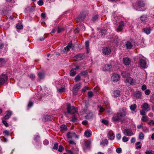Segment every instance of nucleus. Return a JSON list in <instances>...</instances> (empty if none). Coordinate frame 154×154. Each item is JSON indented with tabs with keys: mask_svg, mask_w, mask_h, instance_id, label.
I'll list each match as a JSON object with an SVG mask.
<instances>
[{
	"mask_svg": "<svg viewBox=\"0 0 154 154\" xmlns=\"http://www.w3.org/2000/svg\"><path fill=\"white\" fill-rule=\"evenodd\" d=\"M57 90L59 93H62L64 92L66 89L64 87L62 86L60 88H57Z\"/></svg>",
	"mask_w": 154,
	"mask_h": 154,
	"instance_id": "obj_22",
	"label": "nucleus"
},
{
	"mask_svg": "<svg viewBox=\"0 0 154 154\" xmlns=\"http://www.w3.org/2000/svg\"><path fill=\"white\" fill-rule=\"evenodd\" d=\"M137 5L139 8H141L142 7H144L145 4L143 1L141 0L138 1Z\"/></svg>",
	"mask_w": 154,
	"mask_h": 154,
	"instance_id": "obj_15",
	"label": "nucleus"
},
{
	"mask_svg": "<svg viewBox=\"0 0 154 154\" xmlns=\"http://www.w3.org/2000/svg\"><path fill=\"white\" fill-rule=\"evenodd\" d=\"M112 77H120V76L117 73H114L113 74Z\"/></svg>",
	"mask_w": 154,
	"mask_h": 154,
	"instance_id": "obj_62",
	"label": "nucleus"
},
{
	"mask_svg": "<svg viewBox=\"0 0 154 154\" xmlns=\"http://www.w3.org/2000/svg\"><path fill=\"white\" fill-rule=\"evenodd\" d=\"M120 92L119 90H115L112 95L114 98H116L119 97L120 95Z\"/></svg>",
	"mask_w": 154,
	"mask_h": 154,
	"instance_id": "obj_14",
	"label": "nucleus"
},
{
	"mask_svg": "<svg viewBox=\"0 0 154 154\" xmlns=\"http://www.w3.org/2000/svg\"><path fill=\"white\" fill-rule=\"evenodd\" d=\"M93 113L90 112L85 116L86 118L87 119H91L93 118Z\"/></svg>",
	"mask_w": 154,
	"mask_h": 154,
	"instance_id": "obj_30",
	"label": "nucleus"
},
{
	"mask_svg": "<svg viewBox=\"0 0 154 154\" xmlns=\"http://www.w3.org/2000/svg\"><path fill=\"white\" fill-rule=\"evenodd\" d=\"M123 134L126 136H130L133 135V133L132 131L129 129H124L123 131Z\"/></svg>",
	"mask_w": 154,
	"mask_h": 154,
	"instance_id": "obj_6",
	"label": "nucleus"
},
{
	"mask_svg": "<svg viewBox=\"0 0 154 154\" xmlns=\"http://www.w3.org/2000/svg\"><path fill=\"white\" fill-rule=\"evenodd\" d=\"M16 27L18 29H21L23 28V26L21 23H18L16 25Z\"/></svg>",
	"mask_w": 154,
	"mask_h": 154,
	"instance_id": "obj_36",
	"label": "nucleus"
},
{
	"mask_svg": "<svg viewBox=\"0 0 154 154\" xmlns=\"http://www.w3.org/2000/svg\"><path fill=\"white\" fill-rule=\"evenodd\" d=\"M134 95L136 98H140L141 96V94L140 92L137 91L134 92Z\"/></svg>",
	"mask_w": 154,
	"mask_h": 154,
	"instance_id": "obj_20",
	"label": "nucleus"
},
{
	"mask_svg": "<svg viewBox=\"0 0 154 154\" xmlns=\"http://www.w3.org/2000/svg\"><path fill=\"white\" fill-rule=\"evenodd\" d=\"M12 115V112L10 111L7 112V114L5 116L4 118L5 119H8Z\"/></svg>",
	"mask_w": 154,
	"mask_h": 154,
	"instance_id": "obj_21",
	"label": "nucleus"
},
{
	"mask_svg": "<svg viewBox=\"0 0 154 154\" xmlns=\"http://www.w3.org/2000/svg\"><path fill=\"white\" fill-rule=\"evenodd\" d=\"M116 151L117 153H119L121 152L122 149L120 148H118L116 149Z\"/></svg>",
	"mask_w": 154,
	"mask_h": 154,
	"instance_id": "obj_59",
	"label": "nucleus"
},
{
	"mask_svg": "<svg viewBox=\"0 0 154 154\" xmlns=\"http://www.w3.org/2000/svg\"><path fill=\"white\" fill-rule=\"evenodd\" d=\"M67 108L68 113L70 114H75L78 111L77 108L74 106H71L69 104H67Z\"/></svg>",
	"mask_w": 154,
	"mask_h": 154,
	"instance_id": "obj_2",
	"label": "nucleus"
},
{
	"mask_svg": "<svg viewBox=\"0 0 154 154\" xmlns=\"http://www.w3.org/2000/svg\"><path fill=\"white\" fill-rule=\"evenodd\" d=\"M63 148L62 146L60 145L59 147V148L58 149V151L60 152H62L63 150Z\"/></svg>",
	"mask_w": 154,
	"mask_h": 154,
	"instance_id": "obj_55",
	"label": "nucleus"
},
{
	"mask_svg": "<svg viewBox=\"0 0 154 154\" xmlns=\"http://www.w3.org/2000/svg\"><path fill=\"white\" fill-rule=\"evenodd\" d=\"M100 35H106L107 33V30L106 29H102L100 31Z\"/></svg>",
	"mask_w": 154,
	"mask_h": 154,
	"instance_id": "obj_32",
	"label": "nucleus"
},
{
	"mask_svg": "<svg viewBox=\"0 0 154 154\" xmlns=\"http://www.w3.org/2000/svg\"><path fill=\"white\" fill-rule=\"evenodd\" d=\"M78 90L76 89H74V88H73V94L74 95H75L76 93H77L78 91Z\"/></svg>",
	"mask_w": 154,
	"mask_h": 154,
	"instance_id": "obj_49",
	"label": "nucleus"
},
{
	"mask_svg": "<svg viewBox=\"0 0 154 154\" xmlns=\"http://www.w3.org/2000/svg\"><path fill=\"white\" fill-rule=\"evenodd\" d=\"M148 16L146 14H144L141 16L140 17V20L143 22H145L147 20Z\"/></svg>",
	"mask_w": 154,
	"mask_h": 154,
	"instance_id": "obj_18",
	"label": "nucleus"
},
{
	"mask_svg": "<svg viewBox=\"0 0 154 154\" xmlns=\"http://www.w3.org/2000/svg\"><path fill=\"white\" fill-rule=\"evenodd\" d=\"M66 151L68 154H75L71 150H68Z\"/></svg>",
	"mask_w": 154,
	"mask_h": 154,
	"instance_id": "obj_64",
	"label": "nucleus"
},
{
	"mask_svg": "<svg viewBox=\"0 0 154 154\" xmlns=\"http://www.w3.org/2000/svg\"><path fill=\"white\" fill-rule=\"evenodd\" d=\"M137 107V106L135 104L131 105L130 106V109L132 111H134Z\"/></svg>",
	"mask_w": 154,
	"mask_h": 154,
	"instance_id": "obj_35",
	"label": "nucleus"
},
{
	"mask_svg": "<svg viewBox=\"0 0 154 154\" xmlns=\"http://www.w3.org/2000/svg\"><path fill=\"white\" fill-rule=\"evenodd\" d=\"M88 72L87 70L85 71H83L82 72L80 73V75L81 76H84Z\"/></svg>",
	"mask_w": 154,
	"mask_h": 154,
	"instance_id": "obj_44",
	"label": "nucleus"
},
{
	"mask_svg": "<svg viewBox=\"0 0 154 154\" xmlns=\"http://www.w3.org/2000/svg\"><path fill=\"white\" fill-rule=\"evenodd\" d=\"M120 78H111V80L114 82H116L119 80Z\"/></svg>",
	"mask_w": 154,
	"mask_h": 154,
	"instance_id": "obj_39",
	"label": "nucleus"
},
{
	"mask_svg": "<svg viewBox=\"0 0 154 154\" xmlns=\"http://www.w3.org/2000/svg\"><path fill=\"white\" fill-rule=\"evenodd\" d=\"M60 129L62 132H64L66 130L67 128L65 125H63L60 126Z\"/></svg>",
	"mask_w": 154,
	"mask_h": 154,
	"instance_id": "obj_26",
	"label": "nucleus"
},
{
	"mask_svg": "<svg viewBox=\"0 0 154 154\" xmlns=\"http://www.w3.org/2000/svg\"><path fill=\"white\" fill-rule=\"evenodd\" d=\"M140 65L143 68H146L147 67L146 61L142 59H140L139 60Z\"/></svg>",
	"mask_w": 154,
	"mask_h": 154,
	"instance_id": "obj_9",
	"label": "nucleus"
},
{
	"mask_svg": "<svg viewBox=\"0 0 154 154\" xmlns=\"http://www.w3.org/2000/svg\"><path fill=\"white\" fill-rule=\"evenodd\" d=\"M85 57V55L83 54H79L73 57V59L75 61H79L83 59Z\"/></svg>",
	"mask_w": 154,
	"mask_h": 154,
	"instance_id": "obj_5",
	"label": "nucleus"
},
{
	"mask_svg": "<svg viewBox=\"0 0 154 154\" xmlns=\"http://www.w3.org/2000/svg\"><path fill=\"white\" fill-rule=\"evenodd\" d=\"M33 105V103L32 102L29 101V103L28 104V107L29 108L31 107Z\"/></svg>",
	"mask_w": 154,
	"mask_h": 154,
	"instance_id": "obj_56",
	"label": "nucleus"
},
{
	"mask_svg": "<svg viewBox=\"0 0 154 154\" xmlns=\"http://www.w3.org/2000/svg\"><path fill=\"white\" fill-rule=\"evenodd\" d=\"M128 140V138L125 136L123 137L122 138V141L124 142H127Z\"/></svg>",
	"mask_w": 154,
	"mask_h": 154,
	"instance_id": "obj_43",
	"label": "nucleus"
},
{
	"mask_svg": "<svg viewBox=\"0 0 154 154\" xmlns=\"http://www.w3.org/2000/svg\"><path fill=\"white\" fill-rule=\"evenodd\" d=\"M145 110L143 109L142 110H140V114L142 115H143V116H144V115L146 116V113L145 112Z\"/></svg>",
	"mask_w": 154,
	"mask_h": 154,
	"instance_id": "obj_47",
	"label": "nucleus"
},
{
	"mask_svg": "<svg viewBox=\"0 0 154 154\" xmlns=\"http://www.w3.org/2000/svg\"><path fill=\"white\" fill-rule=\"evenodd\" d=\"M45 118L47 121L50 120H51V116L49 115H46L45 116Z\"/></svg>",
	"mask_w": 154,
	"mask_h": 154,
	"instance_id": "obj_48",
	"label": "nucleus"
},
{
	"mask_svg": "<svg viewBox=\"0 0 154 154\" xmlns=\"http://www.w3.org/2000/svg\"><path fill=\"white\" fill-rule=\"evenodd\" d=\"M144 32L147 34H149L150 33L152 29L149 28H146L143 29Z\"/></svg>",
	"mask_w": 154,
	"mask_h": 154,
	"instance_id": "obj_24",
	"label": "nucleus"
},
{
	"mask_svg": "<svg viewBox=\"0 0 154 154\" xmlns=\"http://www.w3.org/2000/svg\"><path fill=\"white\" fill-rule=\"evenodd\" d=\"M58 146V144L57 143H55L54 144V146L53 147V149H57Z\"/></svg>",
	"mask_w": 154,
	"mask_h": 154,
	"instance_id": "obj_50",
	"label": "nucleus"
},
{
	"mask_svg": "<svg viewBox=\"0 0 154 154\" xmlns=\"http://www.w3.org/2000/svg\"><path fill=\"white\" fill-rule=\"evenodd\" d=\"M124 25L122 23H121L119 24L118 28L117 29V31L118 32L121 31L123 28Z\"/></svg>",
	"mask_w": 154,
	"mask_h": 154,
	"instance_id": "obj_27",
	"label": "nucleus"
},
{
	"mask_svg": "<svg viewBox=\"0 0 154 154\" xmlns=\"http://www.w3.org/2000/svg\"><path fill=\"white\" fill-rule=\"evenodd\" d=\"M38 5L40 6L42 5L44 3L43 2L42 0H39L37 2Z\"/></svg>",
	"mask_w": 154,
	"mask_h": 154,
	"instance_id": "obj_46",
	"label": "nucleus"
},
{
	"mask_svg": "<svg viewBox=\"0 0 154 154\" xmlns=\"http://www.w3.org/2000/svg\"><path fill=\"white\" fill-rule=\"evenodd\" d=\"M151 91L149 89L146 90L145 92L146 95H149Z\"/></svg>",
	"mask_w": 154,
	"mask_h": 154,
	"instance_id": "obj_54",
	"label": "nucleus"
},
{
	"mask_svg": "<svg viewBox=\"0 0 154 154\" xmlns=\"http://www.w3.org/2000/svg\"><path fill=\"white\" fill-rule=\"evenodd\" d=\"M126 116V113L123 109L120 110L116 114H114L112 118V121L115 123L118 121H122Z\"/></svg>",
	"mask_w": 154,
	"mask_h": 154,
	"instance_id": "obj_1",
	"label": "nucleus"
},
{
	"mask_svg": "<svg viewBox=\"0 0 154 154\" xmlns=\"http://www.w3.org/2000/svg\"><path fill=\"white\" fill-rule=\"evenodd\" d=\"M131 41L133 46L134 45V46L136 47V46L138 45L135 41L134 40H131Z\"/></svg>",
	"mask_w": 154,
	"mask_h": 154,
	"instance_id": "obj_53",
	"label": "nucleus"
},
{
	"mask_svg": "<svg viewBox=\"0 0 154 154\" xmlns=\"http://www.w3.org/2000/svg\"><path fill=\"white\" fill-rule=\"evenodd\" d=\"M81 86V84L80 83L77 84L75 85L73 88H74V89H76L78 90H79V88H80Z\"/></svg>",
	"mask_w": 154,
	"mask_h": 154,
	"instance_id": "obj_37",
	"label": "nucleus"
},
{
	"mask_svg": "<svg viewBox=\"0 0 154 154\" xmlns=\"http://www.w3.org/2000/svg\"><path fill=\"white\" fill-rule=\"evenodd\" d=\"M98 107L99 108V112H103L105 110V109L102 107L101 106H98Z\"/></svg>",
	"mask_w": 154,
	"mask_h": 154,
	"instance_id": "obj_45",
	"label": "nucleus"
},
{
	"mask_svg": "<svg viewBox=\"0 0 154 154\" xmlns=\"http://www.w3.org/2000/svg\"><path fill=\"white\" fill-rule=\"evenodd\" d=\"M146 86L145 85H144L142 86L141 89L143 91H144L146 90Z\"/></svg>",
	"mask_w": 154,
	"mask_h": 154,
	"instance_id": "obj_60",
	"label": "nucleus"
},
{
	"mask_svg": "<svg viewBox=\"0 0 154 154\" xmlns=\"http://www.w3.org/2000/svg\"><path fill=\"white\" fill-rule=\"evenodd\" d=\"M79 66H76L75 68H73L70 71L69 74L71 76H74L75 74L76 70L79 69Z\"/></svg>",
	"mask_w": 154,
	"mask_h": 154,
	"instance_id": "obj_10",
	"label": "nucleus"
},
{
	"mask_svg": "<svg viewBox=\"0 0 154 154\" xmlns=\"http://www.w3.org/2000/svg\"><path fill=\"white\" fill-rule=\"evenodd\" d=\"M8 78H0V84H3L7 80Z\"/></svg>",
	"mask_w": 154,
	"mask_h": 154,
	"instance_id": "obj_25",
	"label": "nucleus"
},
{
	"mask_svg": "<svg viewBox=\"0 0 154 154\" xmlns=\"http://www.w3.org/2000/svg\"><path fill=\"white\" fill-rule=\"evenodd\" d=\"M38 77H43L44 76V73L43 72H39L38 74Z\"/></svg>",
	"mask_w": 154,
	"mask_h": 154,
	"instance_id": "obj_52",
	"label": "nucleus"
},
{
	"mask_svg": "<svg viewBox=\"0 0 154 154\" xmlns=\"http://www.w3.org/2000/svg\"><path fill=\"white\" fill-rule=\"evenodd\" d=\"M85 27L83 24H82L79 26V27L76 28L74 31L75 33H78L79 32V30L84 31L85 29Z\"/></svg>",
	"mask_w": 154,
	"mask_h": 154,
	"instance_id": "obj_11",
	"label": "nucleus"
},
{
	"mask_svg": "<svg viewBox=\"0 0 154 154\" xmlns=\"http://www.w3.org/2000/svg\"><path fill=\"white\" fill-rule=\"evenodd\" d=\"M146 154H154V152L152 150H146L145 152Z\"/></svg>",
	"mask_w": 154,
	"mask_h": 154,
	"instance_id": "obj_40",
	"label": "nucleus"
},
{
	"mask_svg": "<svg viewBox=\"0 0 154 154\" xmlns=\"http://www.w3.org/2000/svg\"><path fill=\"white\" fill-rule=\"evenodd\" d=\"M116 138L118 140H119L121 139V136L120 134H118L116 135Z\"/></svg>",
	"mask_w": 154,
	"mask_h": 154,
	"instance_id": "obj_51",
	"label": "nucleus"
},
{
	"mask_svg": "<svg viewBox=\"0 0 154 154\" xmlns=\"http://www.w3.org/2000/svg\"><path fill=\"white\" fill-rule=\"evenodd\" d=\"M125 45L128 49H131L133 47V45H132L131 41H127L125 44Z\"/></svg>",
	"mask_w": 154,
	"mask_h": 154,
	"instance_id": "obj_17",
	"label": "nucleus"
},
{
	"mask_svg": "<svg viewBox=\"0 0 154 154\" xmlns=\"http://www.w3.org/2000/svg\"><path fill=\"white\" fill-rule=\"evenodd\" d=\"M121 75L123 77H130L129 73L126 72H122L121 73Z\"/></svg>",
	"mask_w": 154,
	"mask_h": 154,
	"instance_id": "obj_29",
	"label": "nucleus"
},
{
	"mask_svg": "<svg viewBox=\"0 0 154 154\" xmlns=\"http://www.w3.org/2000/svg\"><path fill=\"white\" fill-rule=\"evenodd\" d=\"M73 47V45L71 42H69L68 45L64 48V50L65 51H68L69 50V49L71 48H72Z\"/></svg>",
	"mask_w": 154,
	"mask_h": 154,
	"instance_id": "obj_19",
	"label": "nucleus"
},
{
	"mask_svg": "<svg viewBox=\"0 0 154 154\" xmlns=\"http://www.w3.org/2000/svg\"><path fill=\"white\" fill-rule=\"evenodd\" d=\"M87 14L85 12L82 13L77 18V21L78 22H80L83 20L85 18Z\"/></svg>",
	"mask_w": 154,
	"mask_h": 154,
	"instance_id": "obj_3",
	"label": "nucleus"
},
{
	"mask_svg": "<svg viewBox=\"0 0 154 154\" xmlns=\"http://www.w3.org/2000/svg\"><path fill=\"white\" fill-rule=\"evenodd\" d=\"M149 119V118L146 116L144 115L142 117L141 120L144 122H146Z\"/></svg>",
	"mask_w": 154,
	"mask_h": 154,
	"instance_id": "obj_31",
	"label": "nucleus"
},
{
	"mask_svg": "<svg viewBox=\"0 0 154 154\" xmlns=\"http://www.w3.org/2000/svg\"><path fill=\"white\" fill-rule=\"evenodd\" d=\"M49 143V141L47 140H45L43 141V144L45 145H47Z\"/></svg>",
	"mask_w": 154,
	"mask_h": 154,
	"instance_id": "obj_58",
	"label": "nucleus"
},
{
	"mask_svg": "<svg viewBox=\"0 0 154 154\" xmlns=\"http://www.w3.org/2000/svg\"><path fill=\"white\" fill-rule=\"evenodd\" d=\"M108 137L110 140H113L114 139L115 135L114 134H111L108 135Z\"/></svg>",
	"mask_w": 154,
	"mask_h": 154,
	"instance_id": "obj_34",
	"label": "nucleus"
},
{
	"mask_svg": "<svg viewBox=\"0 0 154 154\" xmlns=\"http://www.w3.org/2000/svg\"><path fill=\"white\" fill-rule=\"evenodd\" d=\"M139 138L141 140H143L144 139V134L142 133H140L139 134Z\"/></svg>",
	"mask_w": 154,
	"mask_h": 154,
	"instance_id": "obj_38",
	"label": "nucleus"
},
{
	"mask_svg": "<svg viewBox=\"0 0 154 154\" xmlns=\"http://www.w3.org/2000/svg\"><path fill=\"white\" fill-rule=\"evenodd\" d=\"M67 136L68 138L72 139V138L74 137L75 138H78V137L75 132H69L67 134Z\"/></svg>",
	"mask_w": 154,
	"mask_h": 154,
	"instance_id": "obj_7",
	"label": "nucleus"
},
{
	"mask_svg": "<svg viewBox=\"0 0 154 154\" xmlns=\"http://www.w3.org/2000/svg\"><path fill=\"white\" fill-rule=\"evenodd\" d=\"M125 82L127 85L134 84L136 83L135 80H134L132 78H127Z\"/></svg>",
	"mask_w": 154,
	"mask_h": 154,
	"instance_id": "obj_4",
	"label": "nucleus"
},
{
	"mask_svg": "<svg viewBox=\"0 0 154 154\" xmlns=\"http://www.w3.org/2000/svg\"><path fill=\"white\" fill-rule=\"evenodd\" d=\"M112 67V66L111 65L106 64L105 65L103 70L104 71H109L111 70Z\"/></svg>",
	"mask_w": 154,
	"mask_h": 154,
	"instance_id": "obj_13",
	"label": "nucleus"
},
{
	"mask_svg": "<svg viewBox=\"0 0 154 154\" xmlns=\"http://www.w3.org/2000/svg\"><path fill=\"white\" fill-rule=\"evenodd\" d=\"M89 42L88 41H86L85 42V46L86 49L87 50V54L89 53V51L88 50L89 49Z\"/></svg>",
	"mask_w": 154,
	"mask_h": 154,
	"instance_id": "obj_28",
	"label": "nucleus"
},
{
	"mask_svg": "<svg viewBox=\"0 0 154 154\" xmlns=\"http://www.w3.org/2000/svg\"><path fill=\"white\" fill-rule=\"evenodd\" d=\"M150 106L147 103H145L141 106V108L145 111H148L149 109Z\"/></svg>",
	"mask_w": 154,
	"mask_h": 154,
	"instance_id": "obj_12",
	"label": "nucleus"
},
{
	"mask_svg": "<svg viewBox=\"0 0 154 154\" xmlns=\"http://www.w3.org/2000/svg\"><path fill=\"white\" fill-rule=\"evenodd\" d=\"M102 51L103 54L106 55H108L111 52V50L110 48L107 47L103 48Z\"/></svg>",
	"mask_w": 154,
	"mask_h": 154,
	"instance_id": "obj_8",
	"label": "nucleus"
},
{
	"mask_svg": "<svg viewBox=\"0 0 154 154\" xmlns=\"http://www.w3.org/2000/svg\"><path fill=\"white\" fill-rule=\"evenodd\" d=\"M102 122L105 125H107L108 123V121L106 120H102Z\"/></svg>",
	"mask_w": 154,
	"mask_h": 154,
	"instance_id": "obj_63",
	"label": "nucleus"
},
{
	"mask_svg": "<svg viewBox=\"0 0 154 154\" xmlns=\"http://www.w3.org/2000/svg\"><path fill=\"white\" fill-rule=\"evenodd\" d=\"M3 133L7 136H8L9 135V132L7 130L4 131Z\"/></svg>",
	"mask_w": 154,
	"mask_h": 154,
	"instance_id": "obj_57",
	"label": "nucleus"
},
{
	"mask_svg": "<svg viewBox=\"0 0 154 154\" xmlns=\"http://www.w3.org/2000/svg\"><path fill=\"white\" fill-rule=\"evenodd\" d=\"M47 37V35H44L43 36L41 37L39 39V40L40 41H43L45 38Z\"/></svg>",
	"mask_w": 154,
	"mask_h": 154,
	"instance_id": "obj_42",
	"label": "nucleus"
},
{
	"mask_svg": "<svg viewBox=\"0 0 154 154\" xmlns=\"http://www.w3.org/2000/svg\"><path fill=\"white\" fill-rule=\"evenodd\" d=\"M91 131H90L88 130L85 131V135L86 137H89L91 135Z\"/></svg>",
	"mask_w": 154,
	"mask_h": 154,
	"instance_id": "obj_33",
	"label": "nucleus"
},
{
	"mask_svg": "<svg viewBox=\"0 0 154 154\" xmlns=\"http://www.w3.org/2000/svg\"><path fill=\"white\" fill-rule=\"evenodd\" d=\"M108 144V141L106 139L103 140L100 143V145L101 146H104L105 144Z\"/></svg>",
	"mask_w": 154,
	"mask_h": 154,
	"instance_id": "obj_23",
	"label": "nucleus"
},
{
	"mask_svg": "<svg viewBox=\"0 0 154 154\" xmlns=\"http://www.w3.org/2000/svg\"><path fill=\"white\" fill-rule=\"evenodd\" d=\"M131 62L130 59L127 57L124 58L123 59V62L126 65H128Z\"/></svg>",
	"mask_w": 154,
	"mask_h": 154,
	"instance_id": "obj_16",
	"label": "nucleus"
},
{
	"mask_svg": "<svg viewBox=\"0 0 154 154\" xmlns=\"http://www.w3.org/2000/svg\"><path fill=\"white\" fill-rule=\"evenodd\" d=\"M98 18V15H96L93 16L92 18V20L93 21H95Z\"/></svg>",
	"mask_w": 154,
	"mask_h": 154,
	"instance_id": "obj_41",
	"label": "nucleus"
},
{
	"mask_svg": "<svg viewBox=\"0 0 154 154\" xmlns=\"http://www.w3.org/2000/svg\"><path fill=\"white\" fill-rule=\"evenodd\" d=\"M2 122L6 127L8 126V124L6 121L2 120Z\"/></svg>",
	"mask_w": 154,
	"mask_h": 154,
	"instance_id": "obj_61",
	"label": "nucleus"
}]
</instances>
